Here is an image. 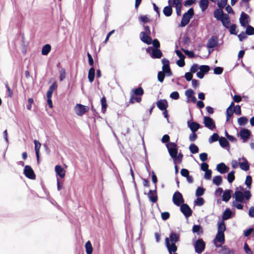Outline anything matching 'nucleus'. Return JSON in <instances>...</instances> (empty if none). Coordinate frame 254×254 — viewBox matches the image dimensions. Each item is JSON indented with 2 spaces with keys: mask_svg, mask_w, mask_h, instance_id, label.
<instances>
[{
  "mask_svg": "<svg viewBox=\"0 0 254 254\" xmlns=\"http://www.w3.org/2000/svg\"><path fill=\"white\" fill-rule=\"evenodd\" d=\"M252 197V193L249 190L244 187L237 188L233 195L234 200L232 201V206L239 210H242L244 208V203Z\"/></svg>",
  "mask_w": 254,
  "mask_h": 254,
  "instance_id": "f257e3e1",
  "label": "nucleus"
},
{
  "mask_svg": "<svg viewBox=\"0 0 254 254\" xmlns=\"http://www.w3.org/2000/svg\"><path fill=\"white\" fill-rule=\"evenodd\" d=\"M217 233L214 240V243L216 247H221L225 241L224 232L226 230V226L223 221H219L217 224Z\"/></svg>",
  "mask_w": 254,
  "mask_h": 254,
  "instance_id": "f03ea898",
  "label": "nucleus"
},
{
  "mask_svg": "<svg viewBox=\"0 0 254 254\" xmlns=\"http://www.w3.org/2000/svg\"><path fill=\"white\" fill-rule=\"evenodd\" d=\"M179 239V235L173 232L170 235L169 238H166L165 244L170 254L176 252L177 247L175 245V243L178 242Z\"/></svg>",
  "mask_w": 254,
  "mask_h": 254,
  "instance_id": "7ed1b4c3",
  "label": "nucleus"
},
{
  "mask_svg": "<svg viewBox=\"0 0 254 254\" xmlns=\"http://www.w3.org/2000/svg\"><path fill=\"white\" fill-rule=\"evenodd\" d=\"M166 147L168 149L171 157L173 159L174 163L176 164V158L178 154V147L175 143L169 142L166 144Z\"/></svg>",
  "mask_w": 254,
  "mask_h": 254,
  "instance_id": "20e7f679",
  "label": "nucleus"
},
{
  "mask_svg": "<svg viewBox=\"0 0 254 254\" xmlns=\"http://www.w3.org/2000/svg\"><path fill=\"white\" fill-rule=\"evenodd\" d=\"M193 14V9L192 8H190L187 12L185 13L183 15L180 26L183 27L187 25L189 23Z\"/></svg>",
  "mask_w": 254,
  "mask_h": 254,
  "instance_id": "39448f33",
  "label": "nucleus"
},
{
  "mask_svg": "<svg viewBox=\"0 0 254 254\" xmlns=\"http://www.w3.org/2000/svg\"><path fill=\"white\" fill-rule=\"evenodd\" d=\"M88 110L89 108L87 106L80 104H77L74 107V111L76 115L78 116H82Z\"/></svg>",
  "mask_w": 254,
  "mask_h": 254,
  "instance_id": "423d86ee",
  "label": "nucleus"
},
{
  "mask_svg": "<svg viewBox=\"0 0 254 254\" xmlns=\"http://www.w3.org/2000/svg\"><path fill=\"white\" fill-rule=\"evenodd\" d=\"M173 202L176 205L179 206L183 204L184 200L183 195L179 191H176L173 195Z\"/></svg>",
  "mask_w": 254,
  "mask_h": 254,
  "instance_id": "0eeeda50",
  "label": "nucleus"
},
{
  "mask_svg": "<svg viewBox=\"0 0 254 254\" xmlns=\"http://www.w3.org/2000/svg\"><path fill=\"white\" fill-rule=\"evenodd\" d=\"M163 64L162 71L165 73L166 76H170L172 75V72L169 66V62L168 60L163 59L162 60Z\"/></svg>",
  "mask_w": 254,
  "mask_h": 254,
  "instance_id": "6e6552de",
  "label": "nucleus"
},
{
  "mask_svg": "<svg viewBox=\"0 0 254 254\" xmlns=\"http://www.w3.org/2000/svg\"><path fill=\"white\" fill-rule=\"evenodd\" d=\"M195 251L200 254L205 248V243L202 239H198L194 244Z\"/></svg>",
  "mask_w": 254,
  "mask_h": 254,
  "instance_id": "1a4fd4ad",
  "label": "nucleus"
},
{
  "mask_svg": "<svg viewBox=\"0 0 254 254\" xmlns=\"http://www.w3.org/2000/svg\"><path fill=\"white\" fill-rule=\"evenodd\" d=\"M203 123L210 130H214L216 127L214 121L209 117H204Z\"/></svg>",
  "mask_w": 254,
  "mask_h": 254,
  "instance_id": "9d476101",
  "label": "nucleus"
},
{
  "mask_svg": "<svg viewBox=\"0 0 254 254\" xmlns=\"http://www.w3.org/2000/svg\"><path fill=\"white\" fill-rule=\"evenodd\" d=\"M24 174L25 176L30 179H35V175L32 168L29 165L25 166L24 169Z\"/></svg>",
  "mask_w": 254,
  "mask_h": 254,
  "instance_id": "9b49d317",
  "label": "nucleus"
},
{
  "mask_svg": "<svg viewBox=\"0 0 254 254\" xmlns=\"http://www.w3.org/2000/svg\"><path fill=\"white\" fill-rule=\"evenodd\" d=\"M180 206L181 211L186 217L188 218L191 215L192 211L188 204L183 203Z\"/></svg>",
  "mask_w": 254,
  "mask_h": 254,
  "instance_id": "f8f14e48",
  "label": "nucleus"
},
{
  "mask_svg": "<svg viewBox=\"0 0 254 254\" xmlns=\"http://www.w3.org/2000/svg\"><path fill=\"white\" fill-rule=\"evenodd\" d=\"M240 168L244 171H247L249 169V164L247 160L244 157L238 159Z\"/></svg>",
  "mask_w": 254,
  "mask_h": 254,
  "instance_id": "ddd939ff",
  "label": "nucleus"
},
{
  "mask_svg": "<svg viewBox=\"0 0 254 254\" xmlns=\"http://www.w3.org/2000/svg\"><path fill=\"white\" fill-rule=\"evenodd\" d=\"M194 91L192 89H188L185 91V95L187 98V102H192L195 103L196 101V98L193 96Z\"/></svg>",
  "mask_w": 254,
  "mask_h": 254,
  "instance_id": "4468645a",
  "label": "nucleus"
},
{
  "mask_svg": "<svg viewBox=\"0 0 254 254\" xmlns=\"http://www.w3.org/2000/svg\"><path fill=\"white\" fill-rule=\"evenodd\" d=\"M150 34H146L144 32H141L140 34V40L148 45L152 43V39L149 36Z\"/></svg>",
  "mask_w": 254,
  "mask_h": 254,
  "instance_id": "2eb2a0df",
  "label": "nucleus"
},
{
  "mask_svg": "<svg viewBox=\"0 0 254 254\" xmlns=\"http://www.w3.org/2000/svg\"><path fill=\"white\" fill-rule=\"evenodd\" d=\"M218 44V38L216 36H212L208 40L207 46L208 48H213Z\"/></svg>",
  "mask_w": 254,
  "mask_h": 254,
  "instance_id": "dca6fc26",
  "label": "nucleus"
},
{
  "mask_svg": "<svg viewBox=\"0 0 254 254\" xmlns=\"http://www.w3.org/2000/svg\"><path fill=\"white\" fill-rule=\"evenodd\" d=\"M216 170L220 173L224 174L228 172L229 168L227 167L224 163H221L217 165Z\"/></svg>",
  "mask_w": 254,
  "mask_h": 254,
  "instance_id": "f3484780",
  "label": "nucleus"
},
{
  "mask_svg": "<svg viewBox=\"0 0 254 254\" xmlns=\"http://www.w3.org/2000/svg\"><path fill=\"white\" fill-rule=\"evenodd\" d=\"M250 131L246 128H244L240 132V135L243 140V142H246L250 136Z\"/></svg>",
  "mask_w": 254,
  "mask_h": 254,
  "instance_id": "a211bd4d",
  "label": "nucleus"
},
{
  "mask_svg": "<svg viewBox=\"0 0 254 254\" xmlns=\"http://www.w3.org/2000/svg\"><path fill=\"white\" fill-rule=\"evenodd\" d=\"M248 18L249 16L248 15L244 13V12H242L241 16L240 18V22L241 24V25L243 27H246L248 24Z\"/></svg>",
  "mask_w": 254,
  "mask_h": 254,
  "instance_id": "6ab92c4d",
  "label": "nucleus"
},
{
  "mask_svg": "<svg viewBox=\"0 0 254 254\" xmlns=\"http://www.w3.org/2000/svg\"><path fill=\"white\" fill-rule=\"evenodd\" d=\"M55 169L57 175L62 178H64L65 177V171L61 166L56 165Z\"/></svg>",
  "mask_w": 254,
  "mask_h": 254,
  "instance_id": "aec40b11",
  "label": "nucleus"
},
{
  "mask_svg": "<svg viewBox=\"0 0 254 254\" xmlns=\"http://www.w3.org/2000/svg\"><path fill=\"white\" fill-rule=\"evenodd\" d=\"M168 3L169 5L165 6L163 9V13L166 16H170L172 14V8L171 5L172 0H168Z\"/></svg>",
  "mask_w": 254,
  "mask_h": 254,
  "instance_id": "412c9836",
  "label": "nucleus"
},
{
  "mask_svg": "<svg viewBox=\"0 0 254 254\" xmlns=\"http://www.w3.org/2000/svg\"><path fill=\"white\" fill-rule=\"evenodd\" d=\"M156 105L160 110L164 111L168 107V102L166 100H160L157 102Z\"/></svg>",
  "mask_w": 254,
  "mask_h": 254,
  "instance_id": "4be33fe9",
  "label": "nucleus"
},
{
  "mask_svg": "<svg viewBox=\"0 0 254 254\" xmlns=\"http://www.w3.org/2000/svg\"><path fill=\"white\" fill-rule=\"evenodd\" d=\"M34 144H35V153L36 156L37 158V160L38 162H39V158H40V149L41 146V144L39 141H37L36 140H34Z\"/></svg>",
  "mask_w": 254,
  "mask_h": 254,
  "instance_id": "5701e85b",
  "label": "nucleus"
},
{
  "mask_svg": "<svg viewBox=\"0 0 254 254\" xmlns=\"http://www.w3.org/2000/svg\"><path fill=\"white\" fill-rule=\"evenodd\" d=\"M232 190H227L223 192L222 196V200L225 202L228 201L231 197Z\"/></svg>",
  "mask_w": 254,
  "mask_h": 254,
  "instance_id": "b1692460",
  "label": "nucleus"
},
{
  "mask_svg": "<svg viewBox=\"0 0 254 254\" xmlns=\"http://www.w3.org/2000/svg\"><path fill=\"white\" fill-rule=\"evenodd\" d=\"M188 126L192 132H196L200 127L199 124L196 122H188Z\"/></svg>",
  "mask_w": 254,
  "mask_h": 254,
  "instance_id": "393cba45",
  "label": "nucleus"
},
{
  "mask_svg": "<svg viewBox=\"0 0 254 254\" xmlns=\"http://www.w3.org/2000/svg\"><path fill=\"white\" fill-rule=\"evenodd\" d=\"M148 196L149 200L153 203L156 202L157 200V196L156 190H150L148 193Z\"/></svg>",
  "mask_w": 254,
  "mask_h": 254,
  "instance_id": "a878e982",
  "label": "nucleus"
},
{
  "mask_svg": "<svg viewBox=\"0 0 254 254\" xmlns=\"http://www.w3.org/2000/svg\"><path fill=\"white\" fill-rule=\"evenodd\" d=\"M232 212L229 208H227L224 211L222 215V220L221 221L224 222L225 220H228L231 217Z\"/></svg>",
  "mask_w": 254,
  "mask_h": 254,
  "instance_id": "bb28decb",
  "label": "nucleus"
},
{
  "mask_svg": "<svg viewBox=\"0 0 254 254\" xmlns=\"http://www.w3.org/2000/svg\"><path fill=\"white\" fill-rule=\"evenodd\" d=\"M222 8L217 9L214 12V16L217 20H220L224 15Z\"/></svg>",
  "mask_w": 254,
  "mask_h": 254,
  "instance_id": "cd10ccee",
  "label": "nucleus"
},
{
  "mask_svg": "<svg viewBox=\"0 0 254 254\" xmlns=\"http://www.w3.org/2000/svg\"><path fill=\"white\" fill-rule=\"evenodd\" d=\"M223 24V25L226 28H229L230 24V19L229 16L227 14L225 15L220 20Z\"/></svg>",
  "mask_w": 254,
  "mask_h": 254,
  "instance_id": "c85d7f7f",
  "label": "nucleus"
},
{
  "mask_svg": "<svg viewBox=\"0 0 254 254\" xmlns=\"http://www.w3.org/2000/svg\"><path fill=\"white\" fill-rule=\"evenodd\" d=\"M209 4L208 0H200L199 6L202 12H204L208 7Z\"/></svg>",
  "mask_w": 254,
  "mask_h": 254,
  "instance_id": "c756f323",
  "label": "nucleus"
},
{
  "mask_svg": "<svg viewBox=\"0 0 254 254\" xmlns=\"http://www.w3.org/2000/svg\"><path fill=\"white\" fill-rule=\"evenodd\" d=\"M162 52L160 50H159L158 49H154L153 50V52L151 55V57L152 58L159 59L162 57Z\"/></svg>",
  "mask_w": 254,
  "mask_h": 254,
  "instance_id": "7c9ffc66",
  "label": "nucleus"
},
{
  "mask_svg": "<svg viewBox=\"0 0 254 254\" xmlns=\"http://www.w3.org/2000/svg\"><path fill=\"white\" fill-rule=\"evenodd\" d=\"M219 144L223 148H227L229 147V142L228 140L223 137H221L219 139Z\"/></svg>",
  "mask_w": 254,
  "mask_h": 254,
  "instance_id": "2f4dec72",
  "label": "nucleus"
},
{
  "mask_svg": "<svg viewBox=\"0 0 254 254\" xmlns=\"http://www.w3.org/2000/svg\"><path fill=\"white\" fill-rule=\"evenodd\" d=\"M95 77V69L93 67H91L89 70L88 78L90 82H92Z\"/></svg>",
  "mask_w": 254,
  "mask_h": 254,
  "instance_id": "473e14b6",
  "label": "nucleus"
},
{
  "mask_svg": "<svg viewBox=\"0 0 254 254\" xmlns=\"http://www.w3.org/2000/svg\"><path fill=\"white\" fill-rule=\"evenodd\" d=\"M86 253L87 254H92L93 252V247L90 241H87L85 245Z\"/></svg>",
  "mask_w": 254,
  "mask_h": 254,
  "instance_id": "72a5a7b5",
  "label": "nucleus"
},
{
  "mask_svg": "<svg viewBox=\"0 0 254 254\" xmlns=\"http://www.w3.org/2000/svg\"><path fill=\"white\" fill-rule=\"evenodd\" d=\"M51 49V46L49 44H46L43 46L42 49V54L43 55H47Z\"/></svg>",
  "mask_w": 254,
  "mask_h": 254,
  "instance_id": "f704fd0d",
  "label": "nucleus"
},
{
  "mask_svg": "<svg viewBox=\"0 0 254 254\" xmlns=\"http://www.w3.org/2000/svg\"><path fill=\"white\" fill-rule=\"evenodd\" d=\"M131 94H133L134 96L135 95H142L143 94V90L142 89V88L141 87H138L137 88H136V89H133L131 91Z\"/></svg>",
  "mask_w": 254,
  "mask_h": 254,
  "instance_id": "c9c22d12",
  "label": "nucleus"
},
{
  "mask_svg": "<svg viewBox=\"0 0 254 254\" xmlns=\"http://www.w3.org/2000/svg\"><path fill=\"white\" fill-rule=\"evenodd\" d=\"M213 183L218 186L221 185L222 182V177L220 176H217L213 178Z\"/></svg>",
  "mask_w": 254,
  "mask_h": 254,
  "instance_id": "e433bc0d",
  "label": "nucleus"
},
{
  "mask_svg": "<svg viewBox=\"0 0 254 254\" xmlns=\"http://www.w3.org/2000/svg\"><path fill=\"white\" fill-rule=\"evenodd\" d=\"M189 149L191 153L195 154L198 152V147L194 144H191L189 146Z\"/></svg>",
  "mask_w": 254,
  "mask_h": 254,
  "instance_id": "4c0bfd02",
  "label": "nucleus"
},
{
  "mask_svg": "<svg viewBox=\"0 0 254 254\" xmlns=\"http://www.w3.org/2000/svg\"><path fill=\"white\" fill-rule=\"evenodd\" d=\"M219 136L217 133H214L209 138V143L215 142L219 139Z\"/></svg>",
  "mask_w": 254,
  "mask_h": 254,
  "instance_id": "58836bf2",
  "label": "nucleus"
},
{
  "mask_svg": "<svg viewBox=\"0 0 254 254\" xmlns=\"http://www.w3.org/2000/svg\"><path fill=\"white\" fill-rule=\"evenodd\" d=\"M101 105H102V112L105 113L106 111L107 105L106 103V100L105 97H103L101 99Z\"/></svg>",
  "mask_w": 254,
  "mask_h": 254,
  "instance_id": "ea45409f",
  "label": "nucleus"
},
{
  "mask_svg": "<svg viewBox=\"0 0 254 254\" xmlns=\"http://www.w3.org/2000/svg\"><path fill=\"white\" fill-rule=\"evenodd\" d=\"M192 232L199 235L202 233V230L199 225H195L193 226Z\"/></svg>",
  "mask_w": 254,
  "mask_h": 254,
  "instance_id": "a19ab883",
  "label": "nucleus"
},
{
  "mask_svg": "<svg viewBox=\"0 0 254 254\" xmlns=\"http://www.w3.org/2000/svg\"><path fill=\"white\" fill-rule=\"evenodd\" d=\"M228 0H217V5L220 8H223L227 5Z\"/></svg>",
  "mask_w": 254,
  "mask_h": 254,
  "instance_id": "79ce46f5",
  "label": "nucleus"
},
{
  "mask_svg": "<svg viewBox=\"0 0 254 254\" xmlns=\"http://www.w3.org/2000/svg\"><path fill=\"white\" fill-rule=\"evenodd\" d=\"M235 171H232L228 173L227 176L228 181L229 183H231L235 180Z\"/></svg>",
  "mask_w": 254,
  "mask_h": 254,
  "instance_id": "37998d69",
  "label": "nucleus"
},
{
  "mask_svg": "<svg viewBox=\"0 0 254 254\" xmlns=\"http://www.w3.org/2000/svg\"><path fill=\"white\" fill-rule=\"evenodd\" d=\"M141 100V98L140 97H136L134 96L133 94H131L130 98V103H134L135 102L139 103Z\"/></svg>",
  "mask_w": 254,
  "mask_h": 254,
  "instance_id": "c03bdc74",
  "label": "nucleus"
},
{
  "mask_svg": "<svg viewBox=\"0 0 254 254\" xmlns=\"http://www.w3.org/2000/svg\"><path fill=\"white\" fill-rule=\"evenodd\" d=\"M171 5L174 7L182 6V0H172Z\"/></svg>",
  "mask_w": 254,
  "mask_h": 254,
  "instance_id": "a18cd8bd",
  "label": "nucleus"
},
{
  "mask_svg": "<svg viewBox=\"0 0 254 254\" xmlns=\"http://www.w3.org/2000/svg\"><path fill=\"white\" fill-rule=\"evenodd\" d=\"M252 182V179L251 176H247L245 180V184L249 189L251 187V184Z\"/></svg>",
  "mask_w": 254,
  "mask_h": 254,
  "instance_id": "49530a36",
  "label": "nucleus"
},
{
  "mask_svg": "<svg viewBox=\"0 0 254 254\" xmlns=\"http://www.w3.org/2000/svg\"><path fill=\"white\" fill-rule=\"evenodd\" d=\"M204 202L203 198L198 197L194 201V203L196 205L201 206L204 204Z\"/></svg>",
  "mask_w": 254,
  "mask_h": 254,
  "instance_id": "de8ad7c7",
  "label": "nucleus"
},
{
  "mask_svg": "<svg viewBox=\"0 0 254 254\" xmlns=\"http://www.w3.org/2000/svg\"><path fill=\"white\" fill-rule=\"evenodd\" d=\"M165 73L163 71H159L158 73L157 78L159 82H163L164 77H165Z\"/></svg>",
  "mask_w": 254,
  "mask_h": 254,
  "instance_id": "09e8293b",
  "label": "nucleus"
},
{
  "mask_svg": "<svg viewBox=\"0 0 254 254\" xmlns=\"http://www.w3.org/2000/svg\"><path fill=\"white\" fill-rule=\"evenodd\" d=\"M246 33L249 35H253L254 34V28L250 25H248L247 27Z\"/></svg>",
  "mask_w": 254,
  "mask_h": 254,
  "instance_id": "8fccbe9b",
  "label": "nucleus"
},
{
  "mask_svg": "<svg viewBox=\"0 0 254 254\" xmlns=\"http://www.w3.org/2000/svg\"><path fill=\"white\" fill-rule=\"evenodd\" d=\"M204 192V190L202 188L198 187L196 190L195 195L197 197L201 196L203 194Z\"/></svg>",
  "mask_w": 254,
  "mask_h": 254,
  "instance_id": "3c124183",
  "label": "nucleus"
},
{
  "mask_svg": "<svg viewBox=\"0 0 254 254\" xmlns=\"http://www.w3.org/2000/svg\"><path fill=\"white\" fill-rule=\"evenodd\" d=\"M238 122L241 126L245 125L248 122V119L246 117H241L238 119Z\"/></svg>",
  "mask_w": 254,
  "mask_h": 254,
  "instance_id": "603ef678",
  "label": "nucleus"
},
{
  "mask_svg": "<svg viewBox=\"0 0 254 254\" xmlns=\"http://www.w3.org/2000/svg\"><path fill=\"white\" fill-rule=\"evenodd\" d=\"M209 69V66L208 65H203L199 66V70L203 73L207 72Z\"/></svg>",
  "mask_w": 254,
  "mask_h": 254,
  "instance_id": "864d4df0",
  "label": "nucleus"
},
{
  "mask_svg": "<svg viewBox=\"0 0 254 254\" xmlns=\"http://www.w3.org/2000/svg\"><path fill=\"white\" fill-rule=\"evenodd\" d=\"M222 254H234L232 250L224 247L222 249Z\"/></svg>",
  "mask_w": 254,
  "mask_h": 254,
  "instance_id": "5fc2aeb1",
  "label": "nucleus"
},
{
  "mask_svg": "<svg viewBox=\"0 0 254 254\" xmlns=\"http://www.w3.org/2000/svg\"><path fill=\"white\" fill-rule=\"evenodd\" d=\"M170 97L172 99L177 100L179 98V94L178 92L174 91L171 93Z\"/></svg>",
  "mask_w": 254,
  "mask_h": 254,
  "instance_id": "6e6d98bb",
  "label": "nucleus"
},
{
  "mask_svg": "<svg viewBox=\"0 0 254 254\" xmlns=\"http://www.w3.org/2000/svg\"><path fill=\"white\" fill-rule=\"evenodd\" d=\"M198 69H199V66L197 64H193L190 68V72L191 73L196 72Z\"/></svg>",
  "mask_w": 254,
  "mask_h": 254,
  "instance_id": "4d7b16f0",
  "label": "nucleus"
},
{
  "mask_svg": "<svg viewBox=\"0 0 254 254\" xmlns=\"http://www.w3.org/2000/svg\"><path fill=\"white\" fill-rule=\"evenodd\" d=\"M197 0H186L185 1L184 5L186 7L191 5L194 3H195Z\"/></svg>",
  "mask_w": 254,
  "mask_h": 254,
  "instance_id": "13d9d810",
  "label": "nucleus"
},
{
  "mask_svg": "<svg viewBox=\"0 0 254 254\" xmlns=\"http://www.w3.org/2000/svg\"><path fill=\"white\" fill-rule=\"evenodd\" d=\"M212 171L211 170H208L205 171L204 178L206 180H210L211 178Z\"/></svg>",
  "mask_w": 254,
  "mask_h": 254,
  "instance_id": "bf43d9fd",
  "label": "nucleus"
},
{
  "mask_svg": "<svg viewBox=\"0 0 254 254\" xmlns=\"http://www.w3.org/2000/svg\"><path fill=\"white\" fill-rule=\"evenodd\" d=\"M195 132H192L189 135V140L190 141H194L197 138V135L195 133Z\"/></svg>",
  "mask_w": 254,
  "mask_h": 254,
  "instance_id": "052dcab7",
  "label": "nucleus"
},
{
  "mask_svg": "<svg viewBox=\"0 0 254 254\" xmlns=\"http://www.w3.org/2000/svg\"><path fill=\"white\" fill-rule=\"evenodd\" d=\"M65 77V71L64 69H62L60 70V80L63 81Z\"/></svg>",
  "mask_w": 254,
  "mask_h": 254,
  "instance_id": "680f3d73",
  "label": "nucleus"
},
{
  "mask_svg": "<svg viewBox=\"0 0 254 254\" xmlns=\"http://www.w3.org/2000/svg\"><path fill=\"white\" fill-rule=\"evenodd\" d=\"M254 231L253 228H249L247 230H246L244 231V235L246 237L249 236L251 233Z\"/></svg>",
  "mask_w": 254,
  "mask_h": 254,
  "instance_id": "e2e57ef3",
  "label": "nucleus"
},
{
  "mask_svg": "<svg viewBox=\"0 0 254 254\" xmlns=\"http://www.w3.org/2000/svg\"><path fill=\"white\" fill-rule=\"evenodd\" d=\"M170 217V214L168 212H164L161 213V218L164 220H167Z\"/></svg>",
  "mask_w": 254,
  "mask_h": 254,
  "instance_id": "0e129e2a",
  "label": "nucleus"
},
{
  "mask_svg": "<svg viewBox=\"0 0 254 254\" xmlns=\"http://www.w3.org/2000/svg\"><path fill=\"white\" fill-rule=\"evenodd\" d=\"M223 68L221 67H216L214 69V73L216 74H220L223 72Z\"/></svg>",
  "mask_w": 254,
  "mask_h": 254,
  "instance_id": "69168bd1",
  "label": "nucleus"
},
{
  "mask_svg": "<svg viewBox=\"0 0 254 254\" xmlns=\"http://www.w3.org/2000/svg\"><path fill=\"white\" fill-rule=\"evenodd\" d=\"M199 158L201 161L204 162L207 159V154L206 153H202L199 154Z\"/></svg>",
  "mask_w": 254,
  "mask_h": 254,
  "instance_id": "338daca9",
  "label": "nucleus"
},
{
  "mask_svg": "<svg viewBox=\"0 0 254 254\" xmlns=\"http://www.w3.org/2000/svg\"><path fill=\"white\" fill-rule=\"evenodd\" d=\"M246 33L242 32L238 35V38L240 41H242L243 40L246 39L247 38Z\"/></svg>",
  "mask_w": 254,
  "mask_h": 254,
  "instance_id": "774afa93",
  "label": "nucleus"
}]
</instances>
